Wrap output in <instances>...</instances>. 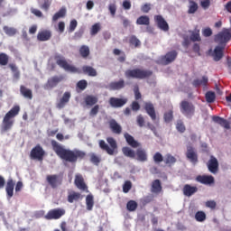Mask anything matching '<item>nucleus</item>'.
Listing matches in <instances>:
<instances>
[{
    "mask_svg": "<svg viewBox=\"0 0 231 231\" xmlns=\"http://www.w3.org/2000/svg\"><path fill=\"white\" fill-rule=\"evenodd\" d=\"M99 109H100V106L98 105L94 106L89 112L90 116H97V115H98Z\"/></svg>",
    "mask_w": 231,
    "mask_h": 231,
    "instance_id": "62",
    "label": "nucleus"
},
{
    "mask_svg": "<svg viewBox=\"0 0 231 231\" xmlns=\"http://www.w3.org/2000/svg\"><path fill=\"white\" fill-rule=\"evenodd\" d=\"M64 80V76H54L47 80L44 88L45 89H52V88L57 87L60 82Z\"/></svg>",
    "mask_w": 231,
    "mask_h": 231,
    "instance_id": "13",
    "label": "nucleus"
},
{
    "mask_svg": "<svg viewBox=\"0 0 231 231\" xmlns=\"http://www.w3.org/2000/svg\"><path fill=\"white\" fill-rule=\"evenodd\" d=\"M205 97L206 102H208V104H213V102H216V93L212 91H208Z\"/></svg>",
    "mask_w": 231,
    "mask_h": 231,
    "instance_id": "46",
    "label": "nucleus"
},
{
    "mask_svg": "<svg viewBox=\"0 0 231 231\" xmlns=\"http://www.w3.org/2000/svg\"><path fill=\"white\" fill-rule=\"evenodd\" d=\"M180 113L183 116H186V118H192V116L196 115V106L190 101L182 100L180 103Z\"/></svg>",
    "mask_w": 231,
    "mask_h": 231,
    "instance_id": "4",
    "label": "nucleus"
},
{
    "mask_svg": "<svg viewBox=\"0 0 231 231\" xmlns=\"http://www.w3.org/2000/svg\"><path fill=\"white\" fill-rule=\"evenodd\" d=\"M51 6V0H44L43 4L41 5L42 10H44L45 12H48Z\"/></svg>",
    "mask_w": 231,
    "mask_h": 231,
    "instance_id": "58",
    "label": "nucleus"
},
{
    "mask_svg": "<svg viewBox=\"0 0 231 231\" xmlns=\"http://www.w3.org/2000/svg\"><path fill=\"white\" fill-rule=\"evenodd\" d=\"M136 123H137V125H139L140 127H143L145 125V119L143 118V116L142 115L137 116Z\"/></svg>",
    "mask_w": 231,
    "mask_h": 231,
    "instance_id": "60",
    "label": "nucleus"
},
{
    "mask_svg": "<svg viewBox=\"0 0 231 231\" xmlns=\"http://www.w3.org/2000/svg\"><path fill=\"white\" fill-rule=\"evenodd\" d=\"M153 162L155 163H162V162H163V155H162V153H160L159 152H157L154 155H153Z\"/></svg>",
    "mask_w": 231,
    "mask_h": 231,
    "instance_id": "59",
    "label": "nucleus"
},
{
    "mask_svg": "<svg viewBox=\"0 0 231 231\" xmlns=\"http://www.w3.org/2000/svg\"><path fill=\"white\" fill-rule=\"evenodd\" d=\"M54 60L56 61V64L60 68H62V69H65V71H69L70 73H80V69L73 65H69L64 56L56 55L54 57Z\"/></svg>",
    "mask_w": 231,
    "mask_h": 231,
    "instance_id": "5",
    "label": "nucleus"
},
{
    "mask_svg": "<svg viewBox=\"0 0 231 231\" xmlns=\"http://www.w3.org/2000/svg\"><path fill=\"white\" fill-rule=\"evenodd\" d=\"M9 68L13 73L14 79H15V80H19V79H21V71H19V68H17V65L10 63Z\"/></svg>",
    "mask_w": 231,
    "mask_h": 231,
    "instance_id": "36",
    "label": "nucleus"
},
{
    "mask_svg": "<svg viewBox=\"0 0 231 231\" xmlns=\"http://www.w3.org/2000/svg\"><path fill=\"white\" fill-rule=\"evenodd\" d=\"M46 181L52 189H58L62 185V177L57 174L47 175Z\"/></svg>",
    "mask_w": 231,
    "mask_h": 231,
    "instance_id": "11",
    "label": "nucleus"
},
{
    "mask_svg": "<svg viewBox=\"0 0 231 231\" xmlns=\"http://www.w3.org/2000/svg\"><path fill=\"white\" fill-rule=\"evenodd\" d=\"M71 98V92L67 91L63 94L62 97L60 98V100L56 104V107L58 109H64L66 106L69 103V100Z\"/></svg>",
    "mask_w": 231,
    "mask_h": 231,
    "instance_id": "14",
    "label": "nucleus"
},
{
    "mask_svg": "<svg viewBox=\"0 0 231 231\" xmlns=\"http://www.w3.org/2000/svg\"><path fill=\"white\" fill-rule=\"evenodd\" d=\"M14 189H15V181L13 179H8L5 185V192L8 199L14 198Z\"/></svg>",
    "mask_w": 231,
    "mask_h": 231,
    "instance_id": "22",
    "label": "nucleus"
},
{
    "mask_svg": "<svg viewBox=\"0 0 231 231\" xmlns=\"http://www.w3.org/2000/svg\"><path fill=\"white\" fill-rule=\"evenodd\" d=\"M192 84L194 88H199V86H207L208 84V78L207 76H203L202 79H195Z\"/></svg>",
    "mask_w": 231,
    "mask_h": 231,
    "instance_id": "39",
    "label": "nucleus"
},
{
    "mask_svg": "<svg viewBox=\"0 0 231 231\" xmlns=\"http://www.w3.org/2000/svg\"><path fill=\"white\" fill-rule=\"evenodd\" d=\"M126 208L129 212H134L138 208V203L134 200H129L126 204Z\"/></svg>",
    "mask_w": 231,
    "mask_h": 231,
    "instance_id": "47",
    "label": "nucleus"
},
{
    "mask_svg": "<svg viewBox=\"0 0 231 231\" xmlns=\"http://www.w3.org/2000/svg\"><path fill=\"white\" fill-rule=\"evenodd\" d=\"M84 102H85L86 106H95V104H97L98 102V97H97V96L88 95L84 98Z\"/></svg>",
    "mask_w": 231,
    "mask_h": 231,
    "instance_id": "34",
    "label": "nucleus"
},
{
    "mask_svg": "<svg viewBox=\"0 0 231 231\" xmlns=\"http://www.w3.org/2000/svg\"><path fill=\"white\" fill-rule=\"evenodd\" d=\"M125 88V80L119 79L118 81H112L108 85V88L111 91H120V89H124Z\"/></svg>",
    "mask_w": 231,
    "mask_h": 231,
    "instance_id": "19",
    "label": "nucleus"
},
{
    "mask_svg": "<svg viewBox=\"0 0 231 231\" xmlns=\"http://www.w3.org/2000/svg\"><path fill=\"white\" fill-rule=\"evenodd\" d=\"M106 142L109 143L110 147L107 143H106V141L104 140L99 141V147L102 149V151H106L107 154L113 156V154H115V150L118 147L116 141L113 137H107Z\"/></svg>",
    "mask_w": 231,
    "mask_h": 231,
    "instance_id": "6",
    "label": "nucleus"
},
{
    "mask_svg": "<svg viewBox=\"0 0 231 231\" xmlns=\"http://www.w3.org/2000/svg\"><path fill=\"white\" fill-rule=\"evenodd\" d=\"M144 110L146 111L147 115L150 116L152 122H156V110L154 109V105H152V103H145Z\"/></svg>",
    "mask_w": 231,
    "mask_h": 231,
    "instance_id": "23",
    "label": "nucleus"
},
{
    "mask_svg": "<svg viewBox=\"0 0 231 231\" xmlns=\"http://www.w3.org/2000/svg\"><path fill=\"white\" fill-rule=\"evenodd\" d=\"M74 183L79 190H88V185L84 182V177L81 174H76Z\"/></svg>",
    "mask_w": 231,
    "mask_h": 231,
    "instance_id": "21",
    "label": "nucleus"
},
{
    "mask_svg": "<svg viewBox=\"0 0 231 231\" xmlns=\"http://www.w3.org/2000/svg\"><path fill=\"white\" fill-rule=\"evenodd\" d=\"M66 17V8L61 7L59 12H57L53 16H52V21H59V19Z\"/></svg>",
    "mask_w": 231,
    "mask_h": 231,
    "instance_id": "40",
    "label": "nucleus"
},
{
    "mask_svg": "<svg viewBox=\"0 0 231 231\" xmlns=\"http://www.w3.org/2000/svg\"><path fill=\"white\" fill-rule=\"evenodd\" d=\"M131 109H132V111H134V112L140 111V103L137 101L132 102Z\"/></svg>",
    "mask_w": 231,
    "mask_h": 231,
    "instance_id": "64",
    "label": "nucleus"
},
{
    "mask_svg": "<svg viewBox=\"0 0 231 231\" xmlns=\"http://www.w3.org/2000/svg\"><path fill=\"white\" fill-rule=\"evenodd\" d=\"M108 125L114 134H122V125H120L116 120L111 119L108 122Z\"/></svg>",
    "mask_w": 231,
    "mask_h": 231,
    "instance_id": "24",
    "label": "nucleus"
},
{
    "mask_svg": "<svg viewBox=\"0 0 231 231\" xmlns=\"http://www.w3.org/2000/svg\"><path fill=\"white\" fill-rule=\"evenodd\" d=\"M62 216H66V209L57 208L49 210L48 213L44 216V219L51 221V219H60Z\"/></svg>",
    "mask_w": 231,
    "mask_h": 231,
    "instance_id": "9",
    "label": "nucleus"
},
{
    "mask_svg": "<svg viewBox=\"0 0 231 231\" xmlns=\"http://www.w3.org/2000/svg\"><path fill=\"white\" fill-rule=\"evenodd\" d=\"M122 152L124 156H126L127 158H136V152L134 150L127 146L122 148Z\"/></svg>",
    "mask_w": 231,
    "mask_h": 231,
    "instance_id": "37",
    "label": "nucleus"
},
{
    "mask_svg": "<svg viewBox=\"0 0 231 231\" xmlns=\"http://www.w3.org/2000/svg\"><path fill=\"white\" fill-rule=\"evenodd\" d=\"M86 205H87V210H93V207H95V199L92 194L87 195Z\"/></svg>",
    "mask_w": 231,
    "mask_h": 231,
    "instance_id": "38",
    "label": "nucleus"
},
{
    "mask_svg": "<svg viewBox=\"0 0 231 231\" xmlns=\"http://www.w3.org/2000/svg\"><path fill=\"white\" fill-rule=\"evenodd\" d=\"M212 119L213 122L218 124L221 127H224V129H230V122H228V120L217 116H214Z\"/></svg>",
    "mask_w": 231,
    "mask_h": 231,
    "instance_id": "26",
    "label": "nucleus"
},
{
    "mask_svg": "<svg viewBox=\"0 0 231 231\" xmlns=\"http://www.w3.org/2000/svg\"><path fill=\"white\" fill-rule=\"evenodd\" d=\"M190 41L192 42H201V36L199 35V30L193 32L189 36Z\"/></svg>",
    "mask_w": 231,
    "mask_h": 231,
    "instance_id": "49",
    "label": "nucleus"
},
{
    "mask_svg": "<svg viewBox=\"0 0 231 231\" xmlns=\"http://www.w3.org/2000/svg\"><path fill=\"white\" fill-rule=\"evenodd\" d=\"M125 77L126 79H137L139 80H143L152 77V70L140 68L127 69L125 72Z\"/></svg>",
    "mask_w": 231,
    "mask_h": 231,
    "instance_id": "3",
    "label": "nucleus"
},
{
    "mask_svg": "<svg viewBox=\"0 0 231 231\" xmlns=\"http://www.w3.org/2000/svg\"><path fill=\"white\" fill-rule=\"evenodd\" d=\"M3 30H4L5 33L8 35V37H14V35H15L17 33V29L14 28V27H8V26L5 25L3 27Z\"/></svg>",
    "mask_w": 231,
    "mask_h": 231,
    "instance_id": "43",
    "label": "nucleus"
},
{
    "mask_svg": "<svg viewBox=\"0 0 231 231\" xmlns=\"http://www.w3.org/2000/svg\"><path fill=\"white\" fill-rule=\"evenodd\" d=\"M129 44L131 46H134V48H139V46H141L142 42L136 36L132 35L129 39Z\"/></svg>",
    "mask_w": 231,
    "mask_h": 231,
    "instance_id": "48",
    "label": "nucleus"
},
{
    "mask_svg": "<svg viewBox=\"0 0 231 231\" xmlns=\"http://www.w3.org/2000/svg\"><path fill=\"white\" fill-rule=\"evenodd\" d=\"M162 190V181L160 180H154L152 182L151 192H152L153 194H160Z\"/></svg>",
    "mask_w": 231,
    "mask_h": 231,
    "instance_id": "31",
    "label": "nucleus"
},
{
    "mask_svg": "<svg viewBox=\"0 0 231 231\" xmlns=\"http://www.w3.org/2000/svg\"><path fill=\"white\" fill-rule=\"evenodd\" d=\"M195 219H196V221L202 223V221H205L207 219V215L203 211H198L195 214Z\"/></svg>",
    "mask_w": 231,
    "mask_h": 231,
    "instance_id": "51",
    "label": "nucleus"
},
{
    "mask_svg": "<svg viewBox=\"0 0 231 231\" xmlns=\"http://www.w3.org/2000/svg\"><path fill=\"white\" fill-rule=\"evenodd\" d=\"M173 119H174V112L172 111V109L164 113L163 120L164 122H166V124H170V122H172Z\"/></svg>",
    "mask_w": 231,
    "mask_h": 231,
    "instance_id": "44",
    "label": "nucleus"
},
{
    "mask_svg": "<svg viewBox=\"0 0 231 231\" xmlns=\"http://www.w3.org/2000/svg\"><path fill=\"white\" fill-rule=\"evenodd\" d=\"M77 88L81 91H84L88 88V81L86 79H81L77 83Z\"/></svg>",
    "mask_w": 231,
    "mask_h": 231,
    "instance_id": "57",
    "label": "nucleus"
},
{
    "mask_svg": "<svg viewBox=\"0 0 231 231\" xmlns=\"http://www.w3.org/2000/svg\"><path fill=\"white\" fill-rule=\"evenodd\" d=\"M186 158L190 162V163H193V165H196L199 162V157H198V150L194 148L192 145H188L187 146V151H186Z\"/></svg>",
    "mask_w": 231,
    "mask_h": 231,
    "instance_id": "10",
    "label": "nucleus"
},
{
    "mask_svg": "<svg viewBox=\"0 0 231 231\" xmlns=\"http://www.w3.org/2000/svg\"><path fill=\"white\" fill-rule=\"evenodd\" d=\"M152 5L151 4H144L143 5H142L141 7V11L143 14H149V12H151V8H152Z\"/></svg>",
    "mask_w": 231,
    "mask_h": 231,
    "instance_id": "61",
    "label": "nucleus"
},
{
    "mask_svg": "<svg viewBox=\"0 0 231 231\" xmlns=\"http://www.w3.org/2000/svg\"><path fill=\"white\" fill-rule=\"evenodd\" d=\"M37 39L41 42H44L46 41H50V39H51V32H50L48 30L42 31V32H38Z\"/></svg>",
    "mask_w": 231,
    "mask_h": 231,
    "instance_id": "27",
    "label": "nucleus"
},
{
    "mask_svg": "<svg viewBox=\"0 0 231 231\" xmlns=\"http://www.w3.org/2000/svg\"><path fill=\"white\" fill-rule=\"evenodd\" d=\"M131 189H133V183L131 182V180H126L123 185V192H125V194H127V192H129Z\"/></svg>",
    "mask_w": 231,
    "mask_h": 231,
    "instance_id": "55",
    "label": "nucleus"
},
{
    "mask_svg": "<svg viewBox=\"0 0 231 231\" xmlns=\"http://www.w3.org/2000/svg\"><path fill=\"white\" fill-rule=\"evenodd\" d=\"M135 156L138 162H147V152L142 148L136 150Z\"/></svg>",
    "mask_w": 231,
    "mask_h": 231,
    "instance_id": "32",
    "label": "nucleus"
},
{
    "mask_svg": "<svg viewBox=\"0 0 231 231\" xmlns=\"http://www.w3.org/2000/svg\"><path fill=\"white\" fill-rule=\"evenodd\" d=\"M176 129L179 133H185V131H187L185 124L181 120L177 121Z\"/></svg>",
    "mask_w": 231,
    "mask_h": 231,
    "instance_id": "53",
    "label": "nucleus"
},
{
    "mask_svg": "<svg viewBox=\"0 0 231 231\" xmlns=\"http://www.w3.org/2000/svg\"><path fill=\"white\" fill-rule=\"evenodd\" d=\"M196 181L202 183V185H212L214 177L212 175H199L196 177Z\"/></svg>",
    "mask_w": 231,
    "mask_h": 231,
    "instance_id": "20",
    "label": "nucleus"
},
{
    "mask_svg": "<svg viewBox=\"0 0 231 231\" xmlns=\"http://www.w3.org/2000/svg\"><path fill=\"white\" fill-rule=\"evenodd\" d=\"M46 156V151L41 144H36L30 152V159L35 162H43Z\"/></svg>",
    "mask_w": 231,
    "mask_h": 231,
    "instance_id": "8",
    "label": "nucleus"
},
{
    "mask_svg": "<svg viewBox=\"0 0 231 231\" xmlns=\"http://www.w3.org/2000/svg\"><path fill=\"white\" fill-rule=\"evenodd\" d=\"M225 45H217L215 47L213 52H212V57L216 62H219L221 59L224 57V51H225Z\"/></svg>",
    "mask_w": 231,
    "mask_h": 231,
    "instance_id": "15",
    "label": "nucleus"
},
{
    "mask_svg": "<svg viewBox=\"0 0 231 231\" xmlns=\"http://www.w3.org/2000/svg\"><path fill=\"white\" fill-rule=\"evenodd\" d=\"M208 169L212 174H217V171H219V162H217V159L214 155H211L208 162Z\"/></svg>",
    "mask_w": 231,
    "mask_h": 231,
    "instance_id": "12",
    "label": "nucleus"
},
{
    "mask_svg": "<svg viewBox=\"0 0 231 231\" xmlns=\"http://www.w3.org/2000/svg\"><path fill=\"white\" fill-rule=\"evenodd\" d=\"M10 62V56L5 52L0 53V66H8Z\"/></svg>",
    "mask_w": 231,
    "mask_h": 231,
    "instance_id": "42",
    "label": "nucleus"
},
{
    "mask_svg": "<svg viewBox=\"0 0 231 231\" xmlns=\"http://www.w3.org/2000/svg\"><path fill=\"white\" fill-rule=\"evenodd\" d=\"M178 57V51H171L167 52L162 58V61L165 66L168 64H171V62H174L176 60V58Z\"/></svg>",
    "mask_w": 231,
    "mask_h": 231,
    "instance_id": "17",
    "label": "nucleus"
},
{
    "mask_svg": "<svg viewBox=\"0 0 231 231\" xmlns=\"http://www.w3.org/2000/svg\"><path fill=\"white\" fill-rule=\"evenodd\" d=\"M21 112V106L19 105L14 106L4 116L1 125V133H7L12 127H14V118Z\"/></svg>",
    "mask_w": 231,
    "mask_h": 231,
    "instance_id": "2",
    "label": "nucleus"
},
{
    "mask_svg": "<svg viewBox=\"0 0 231 231\" xmlns=\"http://www.w3.org/2000/svg\"><path fill=\"white\" fill-rule=\"evenodd\" d=\"M196 12H198V3L190 1L188 14H196Z\"/></svg>",
    "mask_w": 231,
    "mask_h": 231,
    "instance_id": "52",
    "label": "nucleus"
},
{
    "mask_svg": "<svg viewBox=\"0 0 231 231\" xmlns=\"http://www.w3.org/2000/svg\"><path fill=\"white\" fill-rule=\"evenodd\" d=\"M182 192L187 198H190V196H194L198 192V187L186 184L182 189Z\"/></svg>",
    "mask_w": 231,
    "mask_h": 231,
    "instance_id": "25",
    "label": "nucleus"
},
{
    "mask_svg": "<svg viewBox=\"0 0 231 231\" xmlns=\"http://www.w3.org/2000/svg\"><path fill=\"white\" fill-rule=\"evenodd\" d=\"M127 104V98H119V97H110L109 105L111 107L118 109V107H124Z\"/></svg>",
    "mask_w": 231,
    "mask_h": 231,
    "instance_id": "16",
    "label": "nucleus"
},
{
    "mask_svg": "<svg viewBox=\"0 0 231 231\" xmlns=\"http://www.w3.org/2000/svg\"><path fill=\"white\" fill-rule=\"evenodd\" d=\"M82 71L84 75H88V77H97V75H98L95 68L88 65L82 67Z\"/></svg>",
    "mask_w": 231,
    "mask_h": 231,
    "instance_id": "30",
    "label": "nucleus"
},
{
    "mask_svg": "<svg viewBox=\"0 0 231 231\" xmlns=\"http://www.w3.org/2000/svg\"><path fill=\"white\" fill-rule=\"evenodd\" d=\"M154 21L160 30H162V32H169V23H167V21H165L163 16L157 14L154 16Z\"/></svg>",
    "mask_w": 231,
    "mask_h": 231,
    "instance_id": "18",
    "label": "nucleus"
},
{
    "mask_svg": "<svg viewBox=\"0 0 231 231\" xmlns=\"http://www.w3.org/2000/svg\"><path fill=\"white\" fill-rule=\"evenodd\" d=\"M89 53H90V51H89V47L87 46V45H82L80 48H79V54L80 56L83 58V59H88V57H89Z\"/></svg>",
    "mask_w": 231,
    "mask_h": 231,
    "instance_id": "41",
    "label": "nucleus"
},
{
    "mask_svg": "<svg viewBox=\"0 0 231 231\" xmlns=\"http://www.w3.org/2000/svg\"><path fill=\"white\" fill-rule=\"evenodd\" d=\"M101 30L102 26L100 25V23H97L92 25L90 29V35H97V33H98V32H100Z\"/></svg>",
    "mask_w": 231,
    "mask_h": 231,
    "instance_id": "50",
    "label": "nucleus"
},
{
    "mask_svg": "<svg viewBox=\"0 0 231 231\" xmlns=\"http://www.w3.org/2000/svg\"><path fill=\"white\" fill-rule=\"evenodd\" d=\"M79 199H82V194L77 191H71L68 195L69 203H73L74 201H79Z\"/></svg>",
    "mask_w": 231,
    "mask_h": 231,
    "instance_id": "35",
    "label": "nucleus"
},
{
    "mask_svg": "<svg viewBox=\"0 0 231 231\" xmlns=\"http://www.w3.org/2000/svg\"><path fill=\"white\" fill-rule=\"evenodd\" d=\"M113 53L114 55H120L119 58L117 59L119 62H125V52H122L120 49H114Z\"/></svg>",
    "mask_w": 231,
    "mask_h": 231,
    "instance_id": "45",
    "label": "nucleus"
},
{
    "mask_svg": "<svg viewBox=\"0 0 231 231\" xmlns=\"http://www.w3.org/2000/svg\"><path fill=\"white\" fill-rule=\"evenodd\" d=\"M136 24L139 26H149L151 24V19L147 15H141L137 18Z\"/></svg>",
    "mask_w": 231,
    "mask_h": 231,
    "instance_id": "33",
    "label": "nucleus"
},
{
    "mask_svg": "<svg viewBox=\"0 0 231 231\" xmlns=\"http://www.w3.org/2000/svg\"><path fill=\"white\" fill-rule=\"evenodd\" d=\"M90 162H91V163H94L97 167H98V165L100 163V157H98L95 153H91L90 154Z\"/></svg>",
    "mask_w": 231,
    "mask_h": 231,
    "instance_id": "56",
    "label": "nucleus"
},
{
    "mask_svg": "<svg viewBox=\"0 0 231 231\" xmlns=\"http://www.w3.org/2000/svg\"><path fill=\"white\" fill-rule=\"evenodd\" d=\"M77 20H72L69 23V32L71 33L73 32H75V30L77 29Z\"/></svg>",
    "mask_w": 231,
    "mask_h": 231,
    "instance_id": "63",
    "label": "nucleus"
},
{
    "mask_svg": "<svg viewBox=\"0 0 231 231\" xmlns=\"http://www.w3.org/2000/svg\"><path fill=\"white\" fill-rule=\"evenodd\" d=\"M51 143L54 152H56L57 156H59L60 160H63V162H68L69 163H77L78 160H84V158H86L85 152L80 150L66 149L55 140H52Z\"/></svg>",
    "mask_w": 231,
    "mask_h": 231,
    "instance_id": "1",
    "label": "nucleus"
},
{
    "mask_svg": "<svg viewBox=\"0 0 231 231\" xmlns=\"http://www.w3.org/2000/svg\"><path fill=\"white\" fill-rule=\"evenodd\" d=\"M20 93L24 98H28V100H32V98H33L32 89L24 87L23 85L20 86Z\"/></svg>",
    "mask_w": 231,
    "mask_h": 231,
    "instance_id": "29",
    "label": "nucleus"
},
{
    "mask_svg": "<svg viewBox=\"0 0 231 231\" xmlns=\"http://www.w3.org/2000/svg\"><path fill=\"white\" fill-rule=\"evenodd\" d=\"M231 40V29L224 28L220 32L215 35V42L220 46L226 47V43Z\"/></svg>",
    "mask_w": 231,
    "mask_h": 231,
    "instance_id": "7",
    "label": "nucleus"
},
{
    "mask_svg": "<svg viewBox=\"0 0 231 231\" xmlns=\"http://www.w3.org/2000/svg\"><path fill=\"white\" fill-rule=\"evenodd\" d=\"M124 137L125 138L126 143H128V145H130V147H133L134 149H136V147H140V143H137L136 140H134V137H133V135L125 133L124 134Z\"/></svg>",
    "mask_w": 231,
    "mask_h": 231,
    "instance_id": "28",
    "label": "nucleus"
},
{
    "mask_svg": "<svg viewBox=\"0 0 231 231\" xmlns=\"http://www.w3.org/2000/svg\"><path fill=\"white\" fill-rule=\"evenodd\" d=\"M176 162V159L174 156H172L171 153L166 154L164 163L166 165H173V163Z\"/></svg>",
    "mask_w": 231,
    "mask_h": 231,
    "instance_id": "54",
    "label": "nucleus"
}]
</instances>
